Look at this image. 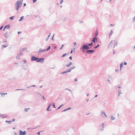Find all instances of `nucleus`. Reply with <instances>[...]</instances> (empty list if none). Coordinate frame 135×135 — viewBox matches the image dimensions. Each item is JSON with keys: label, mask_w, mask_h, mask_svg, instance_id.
<instances>
[{"label": "nucleus", "mask_w": 135, "mask_h": 135, "mask_svg": "<svg viewBox=\"0 0 135 135\" xmlns=\"http://www.w3.org/2000/svg\"><path fill=\"white\" fill-rule=\"evenodd\" d=\"M22 4V3L21 1L19 0L16 1L15 3V6L16 7V10L17 11V12L19 8L21 7Z\"/></svg>", "instance_id": "obj_1"}, {"label": "nucleus", "mask_w": 135, "mask_h": 135, "mask_svg": "<svg viewBox=\"0 0 135 135\" xmlns=\"http://www.w3.org/2000/svg\"><path fill=\"white\" fill-rule=\"evenodd\" d=\"M90 48L88 46L87 44H84L80 48V50H88Z\"/></svg>", "instance_id": "obj_2"}, {"label": "nucleus", "mask_w": 135, "mask_h": 135, "mask_svg": "<svg viewBox=\"0 0 135 135\" xmlns=\"http://www.w3.org/2000/svg\"><path fill=\"white\" fill-rule=\"evenodd\" d=\"M94 52V51L93 50H87L86 51V53L88 54H92Z\"/></svg>", "instance_id": "obj_3"}, {"label": "nucleus", "mask_w": 135, "mask_h": 135, "mask_svg": "<svg viewBox=\"0 0 135 135\" xmlns=\"http://www.w3.org/2000/svg\"><path fill=\"white\" fill-rule=\"evenodd\" d=\"M44 60V58H41L40 59H39L38 58L37 60L36 61V62H42Z\"/></svg>", "instance_id": "obj_4"}, {"label": "nucleus", "mask_w": 135, "mask_h": 135, "mask_svg": "<svg viewBox=\"0 0 135 135\" xmlns=\"http://www.w3.org/2000/svg\"><path fill=\"white\" fill-rule=\"evenodd\" d=\"M38 58L36 57L33 56H32L31 58V60L32 61H35L37 60Z\"/></svg>", "instance_id": "obj_5"}, {"label": "nucleus", "mask_w": 135, "mask_h": 135, "mask_svg": "<svg viewBox=\"0 0 135 135\" xmlns=\"http://www.w3.org/2000/svg\"><path fill=\"white\" fill-rule=\"evenodd\" d=\"M20 135H25L26 134V132L24 131L23 132L20 130Z\"/></svg>", "instance_id": "obj_6"}, {"label": "nucleus", "mask_w": 135, "mask_h": 135, "mask_svg": "<svg viewBox=\"0 0 135 135\" xmlns=\"http://www.w3.org/2000/svg\"><path fill=\"white\" fill-rule=\"evenodd\" d=\"M45 51H46L45 49H42L41 48H40L39 49L38 51V53L39 54H41L42 52H44Z\"/></svg>", "instance_id": "obj_7"}, {"label": "nucleus", "mask_w": 135, "mask_h": 135, "mask_svg": "<svg viewBox=\"0 0 135 135\" xmlns=\"http://www.w3.org/2000/svg\"><path fill=\"white\" fill-rule=\"evenodd\" d=\"M97 38L96 36H95L94 37L93 39L91 40V41H92L94 43H95V41H97Z\"/></svg>", "instance_id": "obj_8"}, {"label": "nucleus", "mask_w": 135, "mask_h": 135, "mask_svg": "<svg viewBox=\"0 0 135 135\" xmlns=\"http://www.w3.org/2000/svg\"><path fill=\"white\" fill-rule=\"evenodd\" d=\"M108 81H109V82L110 83V81H111L112 80V77L111 75H109L108 76Z\"/></svg>", "instance_id": "obj_9"}, {"label": "nucleus", "mask_w": 135, "mask_h": 135, "mask_svg": "<svg viewBox=\"0 0 135 135\" xmlns=\"http://www.w3.org/2000/svg\"><path fill=\"white\" fill-rule=\"evenodd\" d=\"M20 55L18 53L17 54V56H16V58L17 59H20Z\"/></svg>", "instance_id": "obj_10"}, {"label": "nucleus", "mask_w": 135, "mask_h": 135, "mask_svg": "<svg viewBox=\"0 0 135 135\" xmlns=\"http://www.w3.org/2000/svg\"><path fill=\"white\" fill-rule=\"evenodd\" d=\"M73 64V63L72 62H70L68 64L66 65V66L67 67H69L70 66V65H72Z\"/></svg>", "instance_id": "obj_11"}, {"label": "nucleus", "mask_w": 135, "mask_h": 135, "mask_svg": "<svg viewBox=\"0 0 135 135\" xmlns=\"http://www.w3.org/2000/svg\"><path fill=\"white\" fill-rule=\"evenodd\" d=\"M51 105V104H49V105H48L47 108L46 109V110L47 111H50L49 110V109L50 108V106Z\"/></svg>", "instance_id": "obj_12"}, {"label": "nucleus", "mask_w": 135, "mask_h": 135, "mask_svg": "<svg viewBox=\"0 0 135 135\" xmlns=\"http://www.w3.org/2000/svg\"><path fill=\"white\" fill-rule=\"evenodd\" d=\"M4 114H0V117H1L3 119L4 118H5L7 117V116L5 115H4Z\"/></svg>", "instance_id": "obj_13"}, {"label": "nucleus", "mask_w": 135, "mask_h": 135, "mask_svg": "<svg viewBox=\"0 0 135 135\" xmlns=\"http://www.w3.org/2000/svg\"><path fill=\"white\" fill-rule=\"evenodd\" d=\"M22 52L23 51H22V50H20L19 53L18 54H19L20 55L22 56L23 54Z\"/></svg>", "instance_id": "obj_14"}, {"label": "nucleus", "mask_w": 135, "mask_h": 135, "mask_svg": "<svg viewBox=\"0 0 135 135\" xmlns=\"http://www.w3.org/2000/svg\"><path fill=\"white\" fill-rule=\"evenodd\" d=\"M69 52L67 53H65V54H63L62 56V57H64L66 55H69Z\"/></svg>", "instance_id": "obj_15"}, {"label": "nucleus", "mask_w": 135, "mask_h": 135, "mask_svg": "<svg viewBox=\"0 0 135 135\" xmlns=\"http://www.w3.org/2000/svg\"><path fill=\"white\" fill-rule=\"evenodd\" d=\"M94 34L95 35V36H96V37L98 35V32L97 30H96Z\"/></svg>", "instance_id": "obj_16"}, {"label": "nucleus", "mask_w": 135, "mask_h": 135, "mask_svg": "<svg viewBox=\"0 0 135 135\" xmlns=\"http://www.w3.org/2000/svg\"><path fill=\"white\" fill-rule=\"evenodd\" d=\"M115 118L113 116V115H111V119L112 120H114L115 119Z\"/></svg>", "instance_id": "obj_17"}, {"label": "nucleus", "mask_w": 135, "mask_h": 135, "mask_svg": "<svg viewBox=\"0 0 135 135\" xmlns=\"http://www.w3.org/2000/svg\"><path fill=\"white\" fill-rule=\"evenodd\" d=\"M123 66V64L122 63H121L120 64V70L121 71L122 70V66Z\"/></svg>", "instance_id": "obj_18"}, {"label": "nucleus", "mask_w": 135, "mask_h": 135, "mask_svg": "<svg viewBox=\"0 0 135 135\" xmlns=\"http://www.w3.org/2000/svg\"><path fill=\"white\" fill-rule=\"evenodd\" d=\"M71 70L70 68L67 69L66 70V71L67 72V73H69V72H70L71 71Z\"/></svg>", "instance_id": "obj_19"}, {"label": "nucleus", "mask_w": 135, "mask_h": 135, "mask_svg": "<svg viewBox=\"0 0 135 135\" xmlns=\"http://www.w3.org/2000/svg\"><path fill=\"white\" fill-rule=\"evenodd\" d=\"M51 46H49L46 49H45V50L47 51H48L51 48Z\"/></svg>", "instance_id": "obj_20"}, {"label": "nucleus", "mask_w": 135, "mask_h": 135, "mask_svg": "<svg viewBox=\"0 0 135 135\" xmlns=\"http://www.w3.org/2000/svg\"><path fill=\"white\" fill-rule=\"evenodd\" d=\"M5 122H7L8 123H9V124H11L12 123V121H11V120L8 121V120H6L5 121Z\"/></svg>", "instance_id": "obj_21"}, {"label": "nucleus", "mask_w": 135, "mask_h": 135, "mask_svg": "<svg viewBox=\"0 0 135 135\" xmlns=\"http://www.w3.org/2000/svg\"><path fill=\"white\" fill-rule=\"evenodd\" d=\"M10 26V25H7L4 27V28H6L7 29L9 28Z\"/></svg>", "instance_id": "obj_22"}, {"label": "nucleus", "mask_w": 135, "mask_h": 135, "mask_svg": "<svg viewBox=\"0 0 135 135\" xmlns=\"http://www.w3.org/2000/svg\"><path fill=\"white\" fill-rule=\"evenodd\" d=\"M8 46V45L6 44H5L4 45H2V46L3 48H6Z\"/></svg>", "instance_id": "obj_23"}, {"label": "nucleus", "mask_w": 135, "mask_h": 135, "mask_svg": "<svg viewBox=\"0 0 135 135\" xmlns=\"http://www.w3.org/2000/svg\"><path fill=\"white\" fill-rule=\"evenodd\" d=\"M113 33V32L112 30H111L110 33L109 34V37L110 38V36H111Z\"/></svg>", "instance_id": "obj_24"}, {"label": "nucleus", "mask_w": 135, "mask_h": 135, "mask_svg": "<svg viewBox=\"0 0 135 135\" xmlns=\"http://www.w3.org/2000/svg\"><path fill=\"white\" fill-rule=\"evenodd\" d=\"M88 46H91L93 45V42H91L90 44H87Z\"/></svg>", "instance_id": "obj_25"}, {"label": "nucleus", "mask_w": 135, "mask_h": 135, "mask_svg": "<svg viewBox=\"0 0 135 135\" xmlns=\"http://www.w3.org/2000/svg\"><path fill=\"white\" fill-rule=\"evenodd\" d=\"M65 90H68L70 93H72V91L70 89L67 88H66L65 89Z\"/></svg>", "instance_id": "obj_26"}, {"label": "nucleus", "mask_w": 135, "mask_h": 135, "mask_svg": "<svg viewBox=\"0 0 135 135\" xmlns=\"http://www.w3.org/2000/svg\"><path fill=\"white\" fill-rule=\"evenodd\" d=\"M24 17L23 16H22L21 17L20 19L19 20V21H21L22 20H23Z\"/></svg>", "instance_id": "obj_27"}, {"label": "nucleus", "mask_w": 135, "mask_h": 135, "mask_svg": "<svg viewBox=\"0 0 135 135\" xmlns=\"http://www.w3.org/2000/svg\"><path fill=\"white\" fill-rule=\"evenodd\" d=\"M51 34V33H50V34L47 37V38L46 39V41H47L48 39H49V37L50 36V34Z\"/></svg>", "instance_id": "obj_28"}, {"label": "nucleus", "mask_w": 135, "mask_h": 135, "mask_svg": "<svg viewBox=\"0 0 135 135\" xmlns=\"http://www.w3.org/2000/svg\"><path fill=\"white\" fill-rule=\"evenodd\" d=\"M102 115H104L106 117H107V115H106L105 113L104 112H102L100 113Z\"/></svg>", "instance_id": "obj_29"}, {"label": "nucleus", "mask_w": 135, "mask_h": 135, "mask_svg": "<svg viewBox=\"0 0 135 135\" xmlns=\"http://www.w3.org/2000/svg\"><path fill=\"white\" fill-rule=\"evenodd\" d=\"M29 109H30V108H25V111L26 112H27L28 111V110Z\"/></svg>", "instance_id": "obj_30"}, {"label": "nucleus", "mask_w": 135, "mask_h": 135, "mask_svg": "<svg viewBox=\"0 0 135 135\" xmlns=\"http://www.w3.org/2000/svg\"><path fill=\"white\" fill-rule=\"evenodd\" d=\"M99 44H98L97 46H95L94 47V48L95 49H96V48H98V47H99Z\"/></svg>", "instance_id": "obj_31"}, {"label": "nucleus", "mask_w": 135, "mask_h": 135, "mask_svg": "<svg viewBox=\"0 0 135 135\" xmlns=\"http://www.w3.org/2000/svg\"><path fill=\"white\" fill-rule=\"evenodd\" d=\"M118 94H122V93L121 92V90H118Z\"/></svg>", "instance_id": "obj_32"}, {"label": "nucleus", "mask_w": 135, "mask_h": 135, "mask_svg": "<svg viewBox=\"0 0 135 135\" xmlns=\"http://www.w3.org/2000/svg\"><path fill=\"white\" fill-rule=\"evenodd\" d=\"M15 17L14 16H12L11 17H10L9 18L11 20H13V18H14Z\"/></svg>", "instance_id": "obj_33"}, {"label": "nucleus", "mask_w": 135, "mask_h": 135, "mask_svg": "<svg viewBox=\"0 0 135 135\" xmlns=\"http://www.w3.org/2000/svg\"><path fill=\"white\" fill-rule=\"evenodd\" d=\"M0 94H1L2 96L3 95H5V93H0Z\"/></svg>", "instance_id": "obj_34"}, {"label": "nucleus", "mask_w": 135, "mask_h": 135, "mask_svg": "<svg viewBox=\"0 0 135 135\" xmlns=\"http://www.w3.org/2000/svg\"><path fill=\"white\" fill-rule=\"evenodd\" d=\"M75 66H73L72 67H71L70 68L71 70L72 69H75Z\"/></svg>", "instance_id": "obj_35"}, {"label": "nucleus", "mask_w": 135, "mask_h": 135, "mask_svg": "<svg viewBox=\"0 0 135 135\" xmlns=\"http://www.w3.org/2000/svg\"><path fill=\"white\" fill-rule=\"evenodd\" d=\"M42 98H41V99H43V100H46V99L44 98V96H42Z\"/></svg>", "instance_id": "obj_36"}, {"label": "nucleus", "mask_w": 135, "mask_h": 135, "mask_svg": "<svg viewBox=\"0 0 135 135\" xmlns=\"http://www.w3.org/2000/svg\"><path fill=\"white\" fill-rule=\"evenodd\" d=\"M52 106L54 108H55L56 107H55V103H53V104H52Z\"/></svg>", "instance_id": "obj_37"}, {"label": "nucleus", "mask_w": 135, "mask_h": 135, "mask_svg": "<svg viewBox=\"0 0 135 135\" xmlns=\"http://www.w3.org/2000/svg\"><path fill=\"white\" fill-rule=\"evenodd\" d=\"M40 127V126H37V127H34V128H31V129H35L37 127Z\"/></svg>", "instance_id": "obj_38"}, {"label": "nucleus", "mask_w": 135, "mask_h": 135, "mask_svg": "<svg viewBox=\"0 0 135 135\" xmlns=\"http://www.w3.org/2000/svg\"><path fill=\"white\" fill-rule=\"evenodd\" d=\"M67 73V72L66 70L65 71H64V72H63L61 73V74H63L66 73Z\"/></svg>", "instance_id": "obj_39"}, {"label": "nucleus", "mask_w": 135, "mask_h": 135, "mask_svg": "<svg viewBox=\"0 0 135 135\" xmlns=\"http://www.w3.org/2000/svg\"><path fill=\"white\" fill-rule=\"evenodd\" d=\"M23 61L24 62V63H26V60L24 59L23 60Z\"/></svg>", "instance_id": "obj_40"}, {"label": "nucleus", "mask_w": 135, "mask_h": 135, "mask_svg": "<svg viewBox=\"0 0 135 135\" xmlns=\"http://www.w3.org/2000/svg\"><path fill=\"white\" fill-rule=\"evenodd\" d=\"M63 2V0H60V4H61Z\"/></svg>", "instance_id": "obj_41"}, {"label": "nucleus", "mask_w": 135, "mask_h": 135, "mask_svg": "<svg viewBox=\"0 0 135 135\" xmlns=\"http://www.w3.org/2000/svg\"><path fill=\"white\" fill-rule=\"evenodd\" d=\"M35 86H36L35 85H33L31 86H30L29 87H28L27 88H28L29 87H35Z\"/></svg>", "instance_id": "obj_42"}, {"label": "nucleus", "mask_w": 135, "mask_h": 135, "mask_svg": "<svg viewBox=\"0 0 135 135\" xmlns=\"http://www.w3.org/2000/svg\"><path fill=\"white\" fill-rule=\"evenodd\" d=\"M16 90H25V89H16Z\"/></svg>", "instance_id": "obj_43"}, {"label": "nucleus", "mask_w": 135, "mask_h": 135, "mask_svg": "<svg viewBox=\"0 0 135 135\" xmlns=\"http://www.w3.org/2000/svg\"><path fill=\"white\" fill-rule=\"evenodd\" d=\"M7 39H6V40H4V41H3L2 42H3V43H5V42H7Z\"/></svg>", "instance_id": "obj_44"}, {"label": "nucleus", "mask_w": 135, "mask_h": 135, "mask_svg": "<svg viewBox=\"0 0 135 135\" xmlns=\"http://www.w3.org/2000/svg\"><path fill=\"white\" fill-rule=\"evenodd\" d=\"M117 43H118V42H117L116 43V44H115V45L114 46V47H115V46H117Z\"/></svg>", "instance_id": "obj_45"}, {"label": "nucleus", "mask_w": 135, "mask_h": 135, "mask_svg": "<svg viewBox=\"0 0 135 135\" xmlns=\"http://www.w3.org/2000/svg\"><path fill=\"white\" fill-rule=\"evenodd\" d=\"M135 20V16L133 18V22H134Z\"/></svg>", "instance_id": "obj_46"}, {"label": "nucleus", "mask_w": 135, "mask_h": 135, "mask_svg": "<svg viewBox=\"0 0 135 135\" xmlns=\"http://www.w3.org/2000/svg\"><path fill=\"white\" fill-rule=\"evenodd\" d=\"M123 64L124 65H126L127 64V63L126 62H124Z\"/></svg>", "instance_id": "obj_47"}, {"label": "nucleus", "mask_w": 135, "mask_h": 135, "mask_svg": "<svg viewBox=\"0 0 135 135\" xmlns=\"http://www.w3.org/2000/svg\"><path fill=\"white\" fill-rule=\"evenodd\" d=\"M3 27V26H1V27L0 28V30H1L2 29Z\"/></svg>", "instance_id": "obj_48"}, {"label": "nucleus", "mask_w": 135, "mask_h": 135, "mask_svg": "<svg viewBox=\"0 0 135 135\" xmlns=\"http://www.w3.org/2000/svg\"><path fill=\"white\" fill-rule=\"evenodd\" d=\"M77 81V79L76 78H75L74 79V81L75 82H76V81Z\"/></svg>", "instance_id": "obj_49"}, {"label": "nucleus", "mask_w": 135, "mask_h": 135, "mask_svg": "<svg viewBox=\"0 0 135 135\" xmlns=\"http://www.w3.org/2000/svg\"><path fill=\"white\" fill-rule=\"evenodd\" d=\"M69 59L71 60H72V57L71 56H70V57H69Z\"/></svg>", "instance_id": "obj_50"}, {"label": "nucleus", "mask_w": 135, "mask_h": 135, "mask_svg": "<svg viewBox=\"0 0 135 135\" xmlns=\"http://www.w3.org/2000/svg\"><path fill=\"white\" fill-rule=\"evenodd\" d=\"M113 50V54H114L115 53V52L114 51V50Z\"/></svg>", "instance_id": "obj_51"}, {"label": "nucleus", "mask_w": 135, "mask_h": 135, "mask_svg": "<svg viewBox=\"0 0 135 135\" xmlns=\"http://www.w3.org/2000/svg\"><path fill=\"white\" fill-rule=\"evenodd\" d=\"M21 33V31H19V32H18V34H20Z\"/></svg>", "instance_id": "obj_52"}, {"label": "nucleus", "mask_w": 135, "mask_h": 135, "mask_svg": "<svg viewBox=\"0 0 135 135\" xmlns=\"http://www.w3.org/2000/svg\"><path fill=\"white\" fill-rule=\"evenodd\" d=\"M38 132L37 134L38 135H40V132Z\"/></svg>", "instance_id": "obj_53"}, {"label": "nucleus", "mask_w": 135, "mask_h": 135, "mask_svg": "<svg viewBox=\"0 0 135 135\" xmlns=\"http://www.w3.org/2000/svg\"><path fill=\"white\" fill-rule=\"evenodd\" d=\"M36 1L37 0H33V3H34L36 2Z\"/></svg>", "instance_id": "obj_54"}, {"label": "nucleus", "mask_w": 135, "mask_h": 135, "mask_svg": "<svg viewBox=\"0 0 135 135\" xmlns=\"http://www.w3.org/2000/svg\"><path fill=\"white\" fill-rule=\"evenodd\" d=\"M67 110V109H65L62 111V112H65Z\"/></svg>", "instance_id": "obj_55"}, {"label": "nucleus", "mask_w": 135, "mask_h": 135, "mask_svg": "<svg viewBox=\"0 0 135 135\" xmlns=\"http://www.w3.org/2000/svg\"><path fill=\"white\" fill-rule=\"evenodd\" d=\"M82 50L83 52H85V50Z\"/></svg>", "instance_id": "obj_56"}, {"label": "nucleus", "mask_w": 135, "mask_h": 135, "mask_svg": "<svg viewBox=\"0 0 135 135\" xmlns=\"http://www.w3.org/2000/svg\"><path fill=\"white\" fill-rule=\"evenodd\" d=\"M54 35H53L52 37L51 38V40H53V39H54L53 37H54Z\"/></svg>", "instance_id": "obj_57"}, {"label": "nucleus", "mask_w": 135, "mask_h": 135, "mask_svg": "<svg viewBox=\"0 0 135 135\" xmlns=\"http://www.w3.org/2000/svg\"><path fill=\"white\" fill-rule=\"evenodd\" d=\"M74 45L75 46L76 44V42H75L73 43Z\"/></svg>", "instance_id": "obj_58"}, {"label": "nucleus", "mask_w": 135, "mask_h": 135, "mask_svg": "<svg viewBox=\"0 0 135 135\" xmlns=\"http://www.w3.org/2000/svg\"><path fill=\"white\" fill-rule=\"evenodd\" d=\"M25 50V48H23L22 49H21V50H22V51H23V50Z\"/></svg>", "instance_id": "obj_59"}, {"label": "nucleus", "mask_w": 135, "mask_h": 135, "mask_svg": "<svg viewBox=\"0 0 135 135\" xmlns=\"http://www.w3.org/2000/svg\"><path fill=\"white\" fill-rule=\"evenodd\" d=\"M115 71L116 72H118V71H119V70H118L116 69L115 70Z\"/></svg>", "instance_id": "obj_60"}, {"label": "nucleus", "mask_w": 135, "mask_h": 135, "mask_svg": "<svg viewBox=\"0 0 135 135\" xmlns=\"http://www.w3.org/2000/svg\"><path fill=\"white\" fill-rule=\"evenodd\" d=\"M71 108H69L67 109V110H69L71 109Z\"/></svg>", "instance_id": "obj_61"}, {"label": "nucleus", "mask_w": 135, "mask_h": 135, "mask_svg": "<svg viewBox=\"0 0 135 135\" xmlns=\"http://www.w3.org/2000/svg\"><path fill=\"white\" fill-rule=\"evenodd\" d=\"M98 95H96L94 97V98L97 97H98Z\"/></svg>", "instance_id": "obj_62"}, {"label": "nucleus", "mask_w": 135, "mask_h": 135, "mask_svg": "<svg viewBox=\"0 0 135 135\" xmlns=\"http://www.w3.org/2000/svg\"><path fill=\"white\" fill-rule=\"evenodd\" d=\"M26 4L25 3H24L23 4V6H26Z\"/></svg>", "instance_id": "obj_63"}, {"label": "nucleus", "mask_w": 135, "mask_h": 135, "mask_svg": "<svg viewBox=\"0 0 135 135\" xmlns=\"http://www.w3.org/2000/svg\"><path fill=\"white\" fill-rule=\"evenodd\" d=\"M104 130V128H102L101 130V131H103Z\"/></svg>", "instance_id": "obj_64"}]
</instances>
